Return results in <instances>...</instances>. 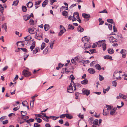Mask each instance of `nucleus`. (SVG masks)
<instances>
[{"mask_svg":"<svg viewBox=\"0 0 127 127\" xmlns=\"http://www.w3.org/2000/svg\"><path fill=\"white\" fill-rule=\"evenodd\" d=\"M38 50H39V51H40V50L39 49V48L37 47L35 48V49H34V50L33 51V54H36L37 52H38Z\"/></svg>","mask_w":127,"mask_h":127,"instance_id":"nucleus-20","label":"nucleus"},{"mask_svg":"<svg viewBox=\"0 0 127 127\" xmlns=\"http://www.w3.org/2000/svg\"><path fill=\"white\" fill-rule=\"evenodd\" d=\"M20 49L22 50L24 52H27V50L26 48H21Z\"/></svg>","mask_w":127,"mask_h":127,"instance_id":"nucleus-63","label":"nucleus"},{"mask_svg":"<svg viewBox=\"0 0 127 127\" xmlns=\"http://www.w3.org/2000/svg\"><path fill=\"white\" fill-rule=\"evenodd\" d=\"M108 27L110 30H112V25L111 24H109L108 25Z\"/></svg>","mask_w":127,"mask_h":127,"instance_id":"nucleus-62","label":"nucleus"},{"mask_svg":"<svg viewBox=\"0 0 127 127\" xmlns=\"http://www.w3.org/2000/svg\"><path fill=\"white\" fill-rule=\"evenodd\" d=\"M89 37H88L87 36H85L83 37L82 39V41L84 42L85 43H86L87 42H88L89 40Z\"/></svg>","mask_w":127,"mask_h":127,"instance_id":"nucleus-4","label":"nucleus"},{"mask_svg":"<svg viewBox=\"0 0 127 127\" xmlns=\"http://www.w3.org/2000/svg\"><path fill=\"white\" fill-rule=\"evenodd\" d=\"M68 12L65 11H64L62 12V14L64 16H66L67 15Z\"/></svg>","mask_w":127,"mask_h":127,"instance_id":"nucleus-44","label":"nucleus"},{"mask_svg":"<svg viewBox=\"0 0 127 127\" xmlns=\"http://www.w3.org/2000/svg\"><path fill=\"white\" fill-rule=\"evenodd\" d=\"M67 92L70 93H72L73 92V87L70 83L69 87L67 88Z\"/></svg>","mask_w":127,"mask_h":127,"instance_id":"nucleus-3","label":"nucleus"},{"mask_svg":"<svg viewBox=\"0 0 127 127\" xmlns=\"http://www.w3.org/2000/svg\"><path fill=\"white\" fill-rule=\"evenodd\" d=\"M116 109V108H114L112 109H111L110 112V115H113L115 113Z\"/></svg>","mask_w":127,"mask_h":127,"instance_id":"nucleus-18","label":"nucleus"},{"mask_svg":"<svg viewBox=\"0 0 127 127\" xmlns=\"http://www.w3.org/2000/svg\"><path fill=\"white\" fill-rule=\"evenodd\" d=\"M45 46V44L44 42H43L42 43L40 49L41 50H42L43 49Z\"/></svg>","mask_w":127,"mask_h":127,"instance_id":"nucleus-31","label":"nucleus"},{"mask_svg":"<svg viewBox=\"0 0 127 127\" xmlns=\"http://www.w3.org/2000/svg\"><path fill=\"white\" fill-rule=\"evenodd\" d=\"M35 35H36V37H40V38H42V34L41 33H40L39 34H37V33H36Z\"/></svg>","mask_w":127,"mask_h":127,"instance_id":"nucleus-43","label":"nucleus"},{"mask_svg":"<svg viewBox=\"0 0 127 127\" xmlns=\"http://www.w3.org/2000/svg\"><path fill=\"white\" fill-rule=\"evenodd\" d=\"M2 28H3L5 30V31L6 32L7 31V26H6V23H4L2 26Z\"/></svg>","mask_w":127,"mask_h":127,"instance_id":"nucleus-23","label":"nucleus"},{"mask_svg":"<svg viewBox=\"0 0 127 127\" xmlns=\"http://www.w3.org/2000/svg\"><path fill=\"white\" fill-rule=\"evenodd\" d=\"M109 111H107L106 109H103V115H107L108 114H109Z\"/></svg>","mask_w":127,"mask_h":127,"instance_id":"nucleus-13","label":"nucleus"},{"mask_svg":"<svg viewBox=\"0 0 127 127\" xmlns=\"http://www.w3.org/2000/svg\"><path fill=\"white\" fill-rule=\"evenodd\" d=\"M120 76V74L118 72H114V76L117 79H119L121 80V77L120 76Z\"/></svg>","mask_w":127,"mask_h":127,"instance_id":"nucleus-5","label":"nucleus"},{"mask_svg":"<svg viewBox=\"0 0 127 127\" xmlns=\"http://www.w3.org/2000/svg\"><path fill=\"white\" fill-rule=\"evenodd\" d=\"M33 126L34 127H40L41 126L39 124L37 123H35L34 124Z\"/></svg>","mask_w":127,"mask_h":127,"instance_id":"nucleus-41","label":"nucleus"},{"mask_svg":"<svg viewBox=\"0 0 127 127\" xmlns=\"http://www.w3.org/2000/svg\"><path fill=\"white\" fill-rule=\"evenodd\" d=\"M54 41H53L52 42L50 43V42L49 43L50 44V47L51 49H52L53 48V45L54 44Z\"/></svg>","mask_w":127,"mask_h":127,"instance_id":"nucleus-42","label":"nucleus"},{"mask_svg":"<svg viewBox=\"0 0 127 127\" xmlns=\"http://www.w3.org/2000/svg\"><path fill=\"white\" fill-rule=\"evenodd\" d=\"M93 124L95 125H98V121L97 119H96L93 122Z\"/></svg>","mask_w":127,"mask_h":127,"instance_id":"nucleus-33","label":"nucleus"},{"mask_svg":"<svg viewBox=\"0 0 127 127\" xmlns=\"http://www.w3.org/2000/svg\"><path fill=\"white\" fill-rule=\"evenodd\" d=\"M30 25H34V21L32 19H31L30 21Z\"/></svg>","mask_w":127,"mask_h":127,"instance_id":"nucleus-39","label":"nucleus"},{"mask_svg":"<svg viewBox=\"0 0 127 127\" xmlns=\"http://www.w3.org/2000/svg\"><path fill=\"white\" fill-rule=\"evenodd\" d=\"M22 74L25 77L31 75V73L30 72L25 70L23 71Z\"/></svg>","mask_w":127,"mask_h":127,"instance_id":"nucleus-1","label":"nucleus"},{"mask_svg":"<svg viewBox=\"0 0 127 127\" xmlns=\"http://www.w3.org/2000/svg\"><path fill=\"white\" fill-rule=\"evenodd\" d=\"M31 18V16L29 15H26L24 17V19L25 21H27L29 19Z\"/></svg>","mask_w":127,"mask_h":127,"instance_id":"nucleus-15","label":"nucleus"},{"mask_svg":"<svg viewBox=\"0 0 127 127\" xmlns=\"http://www.w3.org/2000/svg\"><path fill=\"white\" fill-rule=\"evenodd\" d=\"M48 47L46 48L43 51V53L44 54H46L47 52V51H48V49H47Z\"/></svg>","mask_w":127,"mask_h":127,"instance_id":"nucleus-45","label":"nucleus"},{"mask_svg":"<svg viewBox=\"0 0 127 127\" xmlns=\"http://www.w3.org/2000/svg\"><path fill=\"white\" fill-rule=\"evenodd\" d=\"M34 28H29L28 29V31L31 34H33L34 33Z\"/></svg>","mask_w":127,"mask_h":127,"instance_id":"nucleus-11","label":"nucleus"},{"mask_svg":"<svg viewBox=\"0 0 127 127\" xmlns=\"http://www.w3.org/2000/svg\"><path fill=\"white\" fill-rule=\"evenodd\" d=\"M33 3L32 2L30 1L28 2L27 4V7L29 8H31L33 6Z\"/></svg>","mask_w":127,"mask_h":127,"instance_id":"nucleus-16","label":"nucleus"},{"mask_svg":"<svg viewBox=\"0 0 127 127\" xmlns=\"http://www.w3.org/2000/svg\"><path fill=\"white\" fill-rule=\"evenodd\" d=\"M21 112L22 115H23V116H25L27 114V112L26 111H21Z\"/></svg>","mask_w":127,"mask_h":127,"instance_id":"nucleus-35","label":"nucleus"},{"mask_svg":"<svg viewBox=\"0 0 127 127\" xmlns=\"http://www.w3.org/2000/svg\"><path fill=\"white\" fill-rule=\"evenodd\" d=\"M66 117V114H63L60 116V117L61 118H64Z\"/></svg>","mask_w":127,"mask_h":127,"instance_id":"nucleus-53","label":"nucleus"},{"mask_svg":"<svg viewBox=\"0 0 127 127\" xmlns=\"http://www.w3.org/2000/svg\"><path fill=\"white\" fill-rule=\"evenodd\" d=\"M96 63L95 61H93L91 62L90 64V65L91 66H93L94 65V64H95V63Z\"/></svg>","mask_w":127,"mask_h":127,"instance_id":"nucleus-55","label":"nucleus"},{"mask_svg":"<svg viewBox=\"0 0 127 127\" xmlns=\"http://www.w3.org/2000/svg\"><path fill=\"white\" fill-rule=\"evenodd\" d=\"M76 15V17L77 19H78L79 18V15L78 13L77 12H75L73 14V16H75Z\"/></svg>","mask_w":127,"mask_h":127,"instance_id":"nucleus-26","label":"nucleus"},{"mask_svg":"<svg viewBox=\"0 0 127 127\" xmlns=\"http://www.w3.org/2000/svg\"><path fill=\"white\" fill-rule=\"evenodd\" d=\"M99 80L100 81H102L104 79V77L102 76L99 75Z\"/></svg>","mask_w":127,"mask_h":127,"instance_id":"nucleus-64","label":"nucleus"},{"mask_svg":"<svg viewBox=\"0 0 127 127\" xmlns=\"http://www.w3.org/2000/svg\"><path fill=\"white\" fill-rule=\"evenodd\" d=\"M82 91L83 94L87 96H88L90 94V92L89 90H84L83 89Z\"/></svg>","mask_w":127,"mask_h":127,"instance_id":"nucleus-7","label":"nucleus"},{"mask_svg":"<svg viewBox=\"0 0 127 127\" xmlns=\"http://www.w3.org/2000/svg\"><path fill=\"white\" fill-rule=\"evenodd\" d=\"M102 19L101 18H99V25H102L104 23V21H102Z\"/></svg>","mask_w":127,"mask_h":127,"instance_id":"nucleus-37","label":"nucleus"},{"mask_svg":"<svg viewBox=\"0 0 127 127\" xmlns=\"http://www.w3.org/2000/svg\"><path fill=\"white\" fill-rule=\"evenodd\" d=\"M56 1L55 0H50V2L51 5H52L53 3Z\"/></svg>","mask_w":127,"mask_h":127,"instance_id":"nucleus-58","label":"nucleus"},{"mask_svg":"<svg viewBox=\"0 0 127 127\" xmlns=\"http://www.w3.org/2000/svg\"><path fill=\"white\" fill-rule=\"evenodd\" d=\"M84 47L85 48V50H86L88 48H90L91 46L89 44L86 43L84 45Z\"/></svg>","mask_w":127,"mask_h":127,"instance_id":"nucleus-19","label":"nucleus"},{"mask_svg":"<svg viewBox=\"0 0 127 127\" xmlns=\"http://www.w3.org/2000/svg\"><path fill=\"white\" fill-rule=\"evenodd\" d=\"M2 122V124L3 125H5L7 123H8V120H5L4 121H3Z\"/></svg>","mask_w":127,"mask_h":127,"instance_id":"nucleus-54","label":"nucleus"},{"mask_svg":"<svg viewBox=\"0 0 127 127\" xmlns=\"http://www.w3.org/2000/svg\"><path fill=\"white\" fill-rule=\"evenodd\" d=\"M102 47L103 51H105L106 49V44L105 43L102 44Z\"/></svg>","mask_w":127,"mask_h":127,"instance_id":"nucleus-29","label":"nucleus"},{"mask_svg":"<svg viewBox=\"0 0 127 127\" xmlns=\"http://www.w3.org/2000/svg\"><path fill=\"white\" fill-rule=\"evenodd\" d=\"M109 40L111 43H113L116 41V39L113 36H111L110 37Z\"/></svg>","mask_w":127,"mask_h":127,"instance_id":"nucleus-12","label":"nucleus"},{"mask_svg":"<svg viewBox=\"0 0 127 127\" xmlns=\"http://www.w3.org/2000/svg\"><path fill=\"white\" fill-rule=\"evenodd\" d=\"M19 0H16V1H13V3L12 4V5H17L19 2Z\"/></svg>","mask_w":127,"mask_h":127,"instance_id":"nucleus-38","label":"nucleus"},{"mask_svg":"<svg viewBox=\"0 0 127 127\" xmlns=\"http://www.w3.org/2000/svg\"><path fill=\"white\" fill-rule=\"evenodd\" d=\"M96 68L98 70H100L101 69V66H100L99 64H97L95 65Z\"/></svg>","mask_w":127,"mask_h":127,"instance_id":"nucleus-17","label":"nucleus"},{"mask_svg":"<svg viewBox=\"0 0 127 127\" xmlns=\"http://www.w3.org/2000/svg\"><path fill=\"white\" fill-rule=\"evenodd\" d=\"M74 27L72 25L69 24L68 27V28L69 29H72L73 30L74 29Z\"/></svg>","mask_w":127,"mask_h":127,"instance_id":"nucleus-25","label":"nucleus"},{"mask_svg":"<svg viewBox=\"0 0 127 127\" xmlns=\"http://www.w3.org/2000/svg\"><path fill=\"white\" fill-rule=\"evenodd\" d=\"M48 2V0H45L43 3L42 4V6L43 7H44L46 5H47Z\"/></svg>","mask_w":127,"mask_h":127,"instance_id":"nucleus-14","label":"nucleus"},{"mask_svg":"<svg viewBox=\"0 0 127 127\" xmlns=\"http://www.w3.org/2000/svg\"><path fill=\"white\" fill-rule=\"evenodd\" d=\"M110 88V86H108V88L106 89H103V93L104 94H105L106 92L108 91L109 90Z\"/></svg>","mask_w":127,"mask_h":127,"instance_id":"nucleus-22","label":"nucleus"},{"mask_svg":"<svg viewBox=\"0 0 127 127\" xmlns=\"http://www.w3.org/2000/svg\"><path fill=\"white\" fill-rule=\"evenodd\" d=\"M73 86L74 88V90L75 91L77 89L76 87H81V85L78 83H74Z\"/></svg>","mask_w":127,"mask_h":127,"instance_id":"nucleus-8","label":"nucleus"},{"mask_svg":"<svg viewBox=\"0 0 127 127\" xmlns=\"http://www.w3.org/2000/svg\"><path fill=\"white\" fill-rule=\"evenodd\" d=\"M3 11V7L1 6L0 7V12L1 13H2Z\"/></svg>","mask_w":127,"mask_h":127,"instance_id":"nucleus-56","label":"nucleus"},{"mask_svg":"<svg viewBox=\"0 0 127 127\" xmlns=\"http://www.w3.org/2000/svg\"><path fill=\"white\" fill-rule=\"evenodd\" d=\"M5 119V116H3L1 117L0 118V121L1 122L3 121V120H4Z\"/></svg>","mask_w":127,"mask_h":127,"instance_id":"nucleus-61","label":"nucleus"},{"mask_svg":"<svg viewBox=\"0 0 127 127\" xmlns=\"http://www.w3.org/2000/svg\"><path fill=\"white\" fill-rule=\"evenodd\" d=\"M27 103V102L26 101H25L22 102V104L23 106H25L26 104Z\"/></svg>","mask_w":127,"mask_h":127,"instance_id":"nucleus-60","label":"nucleus"},{"mask_svg":"<svg viewBox=\"0 0 127 127\" xmlns=\"http://www.w3.org/2000/svg\"><path fill=\"white\" fill-rule=\"evenodd\" d=\"M106 108H107V109H106L107 111H109L111 110V107L110 106L107 105H106Z\"/></svg>","mask_w":127,"mask_h":127,"instance_id":"nucleus-34","label":"nucleus"},{"mask_svg":"<svg viewBox=\"0 0 127 127\" xmlns=\"http://www.w3.org/2000/svg\"><path fill=\"white\" fill-rule=\"evenodd\" d=\"M41 2V1L39 0L37 1H35V4L36 5H38L40 4Z\"/></svg>","mask_w":127,"mask_h":127,"instance_id":"nucleus-46","label":"nucleus"},{"mask_svg":"<svg viewBox=\"0 0 127 127\" xmlns=\"http://www.w3.org/2000/svg\"><path fill=\"white\" fill-rule=\"evenodd\" d=\"M70 80H73L75 79L74 77L72 74H71L70 75Z\"/></svg>","mask_w":127,"mask_h":127,"instance_id":"nucleus-59","label":"nucleus"},{"mask_svg":"<svg viewBox=\"0 0 127 127\" xmlns=\"http://www.w3.org/2000/svg\"><path fill=\"white\" fill-rule=\"evenodd\" d=\"M82 16L84 18L87 19V20H89V19L90 17V15L89 14H87L86 13H84L82 14Z\"/></svg>","mask_w":127,"mask_h":127,"instance_id":"nucleus-6","label":"nucleus"},{"mask_svg":"<svg viewBox=\"0 0 127 127\" xmlns=\"http://www.w3.org/2000/svg\"><path fill=\"white\" fill-rule=\"evenodd\" d=\"M76 60L73 59H72L71 60V62L72 63L76 64Z\"/></svg>","mask_w":127,"mask_h":127,"instance_id":"nucleus-51","label":"nucleus"},{"mask_svg":"<svg viewBox=\"0 0 127 127\" xmlns=\"http://www.w3.org/2000/svg\"><path fill=\"white\" fill-rule=\"evenodd\" d=\"M112 84L113 86L114 87H116L117 84L116 81H113L112 83Z\"/></svg>","mask_w":127,"mask_h":127,"instance_id":"nucleus-47","label":"nucleus"},{"mask_svg":"<svg viewBox=\"0 0 127 127\" xmlns=\"http://www.w3.org/2000/svg\"><path fill=\"white\" fill-rule=\"evenodd\" d=\"M60 30H63L64 31V32L66 31V30L62 25H60Z\"/></svg>","mask_w":127,"mask_h":127,"instance_id":"nucleus-40","label":"nucleus"},{"mask_svg":"<svg viewBox=\"0 0 127 127\" xmlns=\"http://www.w3.org/2000/svg\"><path fill=\"white\" fill-rule=\"evenodd\" d=\"M63 30H60V32H59L58 35L59 36H61L64 32Z\"/></svg>","mask_w":127,"mask_h":127,"instance_id":"nucleus-36","label":"nucleus"},{"mask_svg":"<svg viewBox=\"0 0 127 127\" xmlns=\"http://www.w3.org/2000/svg\"><path fill=\"white\" fill-rule=\"evenodd\" d=\"M107 21L108 22L110 23L111 24L113 23V22L112 19H108L107 20Z\"/></svg>","mask_w":127,"mask_h":127,"instance_id":"nucleus-50","label":"nucleus"},{"mask_svg":"<svg viewBox=\"0 0 127 127\" xmlns=\"http://www.w3.org/2000/svg\"><path fill=\"white\" fill-rule=\"evenodd\" d=\"M77 30L78 32H83L84 30V29L81 26H79L77 28Z\"/></svg>","mask_w":127,"mask_h":127,"instance_id":"nucleus-10","label":"nucleus"},{"mask_svg":"<svg viewBox=\"0 0 127 127\" xmlns=\"http://www.w3.org/2000/svg\"><path fill=\"white\" fill-rule=\"evenodd\" d=\"M89 51L92 54L95 53L96 52V50L95 49H90Z\"/></svg>","mask_w":127,"mask_h":127,"instance_id":"nucleus-52","label":"nucleus"},{"mask_svg":"<svg viewBox=\"0 0 127 127\" xmlns=\"http://www.w3.org/2000/svg\"><path fill=\"white\" fill-rule=\"evenodd\" d=\"M49 25L45 24L44 26V29L46 31H47L48 28H49Z\"/></svg>","mask_w":127,"mask_h":127,"instance_id":"nucleus-27","label":"nucleus"},{"mask_svg":"<svg viewBox=\"0 0 127 127\" xmlns=\"http://www.w3.org/2000/svg\"><path fill=\"white\" fill-rule=\"evenodd\" d=\"M66 117L67 118H68L69 119H71L73 117L72 116L70 115L69 114H66Z\"/></svg>","mask_w":127,"mask_h":127,"instance_id":"nucleus-30","label":"nucleus"},{"mask_svg":"<svg viewBox=\"0 0 127 127\" xmlns=\"http://www.w3.org/2000/svg\"><path fill=\"white\" fill-rule=\"evenodd\" d=\"M104 58L105 59H111L112 58V57L111 56L106 55L104 57Z\"/></svg>","mask_w":127,"mask_h":127,"instance_id":"nucleus-24","label":"nucleus"},{"mask_svg":"<svg viewBox=\"0 0 127 127\" xmlns=\"http://www.w3.org/2000/svg\"><path fill=\"white\" fill-rule=\"evenodd\" d=\"M108 53L110 54L113 53L114 51H113V49L111 48H109L108 50Z\"/></svg>","mask_w":127,"mask_h":127,"instance_id":"nucleus-28","label":"nucleus"},{"mask_svg":"<svg viewBox=\"0 0 127 127\" xmlns=\"http://www.w3.org/2000/svg\"><path fill=\"white\" fill-rule=\"evenodd\" d=\"M82 63H83V64H84L85 63H90L89 61L87 60H82Z\"/></svg>","mask_w":127,"mask_h":127,"instance_id":"nucleus-57","label":"nucleus"},{"mask_svg":"<svg viewBox=\"0 0 127 127\" xmlns=\"http://www.w3.org/2000/svg\"><path fill=\"white\" fill-rule=\"evenodd\" d=\"M102 41H99L97 43V44L98 45L99 47H100L101 46V44L102 43Z\"/></svg>","mask_w":127,"mask_h":127,"instance_id":"nucleus-48","label":"nucleus"},{"mask_svg":"<svg viewBox=\"0 0 127 127\" xmlns=\"http://www.w3.org/2000/svg\"><path fill=\"white\" fill-rule=\"evenodd\" d=\"M88 72L91 74H93L95 72V70L92 68H89L88 69Z\"/></svg>","mask_w":127,"mask_h":127,"instance_id":"nucleus-9","label":"nucleus"},{"mask_svg":"<svg viewBox=\"0 0 127 127\" xmlns=\"http://www.w3.org/2000/svg\"><path fill=\"white\" fill-rule=\"evenodd\" d=\"M22 9L23 11L24 12H26L27 10V8L25 6H22Z\"/></svg>","mask_w":127,"mask_h":127,"instance_id":"nucleus-32","label":"nucleus"},{"mask_svg":"<svg viewBox=\"0 0 127 127\" xmlns=\"http://www.w3.org/2000/svg\"><path fill=\"white\" fill-rule=\"evenodd\" d=\"M74 59L77 62H82L83 58L81 56H78L75 57Z\"/></svg>","mask_w":127,"mask_h":127,"instance_id":"nucleus-2","label":"nucleus"},{"mask_svg":"<svg viewBox=\"0 0 127 127\" xmlns=\"http://www.w3.org/2000/svg\"><path fill=\"white\" fill-rule=\"evenodd\" d=\"M30 35L26 37H25L24 38L25 40L26 41H28L30 40V39L29 38Z\"/></svg>","mask_w":127,"mask_h":127,"instance_id":"nucleus-49","label":"nucleus"},{"mask_svg":"<svg viewBox=\"0 0 127 127\" xmlns=\"http://www.w3.org/2000/svg\"><path fill=\"white\" fill-rule=\"evenodd\" d=\"M88 82V81L87 79H85L82 81L81 83L82 84L85 85L86 84H87Z\"/></svg>","mask_w":127,"mask_h":127,"instance_id":"nucleus-21","label":"nucleus"}]
</instances>
